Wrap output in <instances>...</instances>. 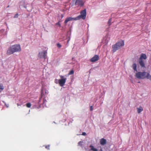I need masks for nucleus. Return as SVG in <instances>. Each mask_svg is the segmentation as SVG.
Masks as SVG:
<instances>
[{"mask_svg":"<svg viewBox=\"0 0 151 151\" xmlns=\"http://www.w3.org/2000/svg\"><path fill=\"white\" fill-rule=\"evenodd\" d=\"M47 52L45 51L39 52L38 55V57L40 58H43L44 59H45L47 57Z\"/></svg>","mask_w":151,"mask_h":151,"instance_id":"obj_7","label":"nucleus"},{"mask_svg":"<svg viewBox=\"0 0 151 151\" xmlns=\"http://www.w3.org/2000/svg\"><path fill=\"white\" fill-rule=\"evenodd\" d=\"M21 50L20 45H15L9 47L7 51V54L10 55L15 52H19Z\"/></svg>","mask_w":151,"mask_h":151,"instance_id":"obj_2","label":"nucleus"},{"mask_svg":"<svg viewBox=\"0 0 151 151\" xmlns=\"http://www.w3.org/2000/svg\"><path fill=\"white\" fill-rule=\"evenodd\" d=\"M137 65L136 63H134L132 65V68L134 71L137 72Z\"/></svg>","mask_w":151,"mask_h":151,"instance_id":"obj_16","label":"nucleus"},{"mask_svg":"<svg viewBox=\"0 0 151 151\" xmlns=\"http://www.w3.org/2000/svg\"><path fill=\"white\" fill-rule=\"evenodd\" d=\"M4 89V87L2 83H0V92H1Z\"/></svg>","mask_w":151,"mask_h":151,"instance_id":"obj_18","label":"nucleus"},{"mask_svg":"<svg viewBox=\"0 0 151 151\" xmlns=\"http://www.w3.org/2000/svg\"><path fill=\"white\" fill-rule=\"evenodd\" d=\"M70 39H69L68 40V42H67V43H68V42H69V41H70Z\"/></svg>","mask_w":151,"mask_h":151,"instance_id":"obj_34","label":"nucleus"},{"mask_svg":"<svg viewBox=\"0 0 151 151\" xmlns=\"http://www.w3.org/2000/svg\"><path fill=\"white\" fill-rule=\"evenodd\" d=\"M73 1L76 6H82L84 4L82 0H73Z\"/></svg>","mask_w":151,"mask_h":151,"instance_id":"obj_6","label":"nucleus"},{"mask_svg":"<svg viewBox=\"0 0 151 151\" xmlns=\"http://www.w3.org/2000/svg\"><path fill=\"white\" fill-rule=\"evenodd\" d=\"M81 15L76 17L77 19L79 20L82 19L83 20L85 19L86 17V9H84V10L81 11L80 12Z\"/></svg>","mask_w":151,"mask_h":151,"instance_id":"obj_5","label":"nucleus"},{"mask_svg":"<svg viewBox=\"0 0 151 151\" xmlns=\"http://www.w3.org/2000/svg\"><path fill=\"white\" fill-rule=\"evenodd\" d=\"M82 135H86V132H83L82 133Z\"/></svg>","mask_w":151,"mask_h":151,"instance_id":"obj_29","label":"nucleus"},{"mask_svg":"<svg viewBox=\"0 0 151 151\" xmlns=\"http://www.w3.org/2000/svg\"><path fill=\"white\" fill-rule=\"evenodd\" d=\"M90 147L91 148L90 150L93 151H98V150L96 148H94V147L92 145H90Z\"/></svg>","mask_w":151,"mask_h":151,"instance_id":"obj_17","label":"nucleus"},{"mask_svg":"<svg viewBox=\"0 0 151 151\" xmlns=\"http://www.w3.org/2000/svg\"><path fill=\"white\" fill-rule=\"evenodd\" d=\"M111 19H109V21L108 22V24L109 25H110L111 24Z\"/></svg>","mask_w":151,"mask_h":151,"instance_id":"obj_22","label":"nucleus"},{"mask_svg":"<svg viewBox=\"0 0 151 151\" xmlns=\"http://www.w3.org/2000/svg\"><path fill=\"white\" fill-rule=\"evenodd\" d=\"M24 7L26 9L27 8V6H24Z\"/></svg>","mask_w":151,"mask_h":151,"instance_id":"obj_33","label":"nucleus"},{"mask_svg":"<svg viewBox=\"0 0 151 151\" xmlns=\"http://www.w3.org/2000/svg\"><path fill=\"white\" fill-rule=\"evenodd\" d=\"M4 103L5 104L6 106L7 107H9V105L8 104H6L4 102Z\"/></svg>","mask_w":151,"mask_h":151,"instance_id":"obj_30","label":"nucleus"},{"mask_svg":"<svg viewBox=\"0 0 151 151\" xmlns=\"http://www.w3.org/2000/svg\"><path fill=\"white\" fill-rule=\"evenodd\" d=\"M66 79H60L58 80V83L61 86H64L66 81Z\"/></svg>","mask_w":151,"mask_h":151,"instance_id":"obj_8","label":"nucleus"},{"mask_svg":"<svg viewBox=\"0 0 151 151\" xmlns=\"http://www.w3.org/2000/svg\"><path fill=\"white\" fill-rule=\"evenodd\" d=\"M18 14L17 13L14 16V18H17L18 17Z\"/></svg>","mask_w":151,"mask_h":151,"instance_id":"obj_26","label":"nucleus"},{"mask_svg":"<svg viewBox=\"0 0 151 151\" xmlns=\"http://www.w3.org/2000/svg\"><path fill=\"white\" fill-rule=\"evenodd\" d=\"M17 105L18 106H21V104H19V103H17Z\"/></svg>","mask_w":151,"mask_h":151,"instance_id":"obj_32","label":"nucleus"},{"mask_svg":"<svg viewBox=\"0 0 151 151\" xmlns=\"http://www.w3.org/2000/svg\"><path fill=\"white\" fill-rule=\"evenodd\" d=\"M59 22H60V21H59L58 23H57L56 24V25H58L59 27H60V26H61V25H60V23Z\"/></svg>","mask_w":151,"mask_h":151,"instance_id":"obj_25","label":"nucleus"},{"mask_svg":"<svg viewBox=\"0 0 151 151\" xmlns=\"http://www.w3.org/2000/svg\"><path fill=\"white\" fill-rule=\"evenodd\" d=\"M83 143V142L80 141L78 142V144L79 145H80V146H81V147H82V146H83V145L82 144Z\"/></svg>","mask_w":151,"mask_h":151,"instance_id":"obj_19","label":"nucleus"},{"mask_svg":"<svg viewBox=\"0 0 151 151\" xmlns=\"http://www.w3.org/2000/svg\"><path fill=\"white\" fill-rule=\"evenodd\" d=\"M48 91L45 90L44 88H42L41 91V97L38 100H36L35 99L32 101V104L30 103H27L25 105L28 108H30L32 106L31 108L36 109H38L41 107V104L40 103L41 99L42 96L44 95L47 94L48 93Z\"/></svg>","mask_w":151,"mask_h":151,"instance_id":"obj_1","label":"nucleus"},{"mask_svg":"<svg viewBox=\"0 0 151 151\" xmlns=\"http://www.w3.org/2000/svg\"><path fill=\"white\" fill-rule=\"evenodd\" d=\"M99 58V55H95L93 58L90 59V61L92 62H94L98 61Z\"/></svg>","mask_w":151,"mask_h":151,"instance_id":"obj_9","label":"nucleus"},{"mask_svg":"<svg viewBox=\"0 0 151 151\" xmlns=\"http://www.w3.org/2000/svg\"><path fill=\"white\" fill-rule=\"evenodd\" d=\"M101 151H102V150H101Z\"/></svg>","mask_w":151,"mask_h":151,"instance_id":"obj_36","label":"nucleus"},{"mask_svg":"<svg viewBox=\"0 0 151 151\" xmlns=\"http://www.w3.org/2000/svg\"><path fill=\"white\" fill-rule=\"evenodd\" d=\"M56 83H57V82H55Z\"/></svg>","mask_w":151,"mask_h":151,"instance_id":"obj_37","label":"nucleus"},{"mask_svg":"<svg viewBox=\"0 0 151 151\" xmlns=\"http://www.w3.org/2000/svg\"><path fill=\"white\" fill-rule=\"evenodd\" d=\"M137 112L138 113L141 112L143 110V109L142 106H140L139 107L137 108Z\"/></svg>","mask_w":151,"mask_h":151,"instance_id":"obj_15","label":"nucleus"},{"mask_svg":"<svg viewBox=\"0 0 151 151\" xmlns=\"http://www.w3.org/2000/svg\"><path fill=\"white\" fill-rule=\"evenodd\" d=\"M124 45V42L123 41L120 40L117 42L116 44L112 45V48L113 52H115Z\"/></svg>","mask_w":151,"mask_h":151,"instance_id":"obj_3","label":"nucleus"},{"mask_svg":"<svg viewBox=\"0 0 151 151\" xmlns=\"http://www.w3.org/2000/svg\"><path fill=\"white\" fill-rule=\"evenodd\" d=\"M57 46L59 48H60L61 47V45L60 43H58Z\"/></svg>","mask_w":151,"mask_h":151,"instance_id":"obj_23","label":"nucleus"},{"mask_svg":"<svg viewBox=\"0 0 151 151\" xmlns=\"http://www.w3.org/2000/svg\"><path fill=\"white\" fill-rule=\"evenodd\" d=\"M46 101L45 99H43V104H45V103H46Z\"/></svg>","mask_w":151,"mask_h":151,"instance_id":"obj_28","label":"nucleus"},{"mask_svg":"<svg viewBox=\"0 0 151 151\" xmlns=\"http://www.w3.org/2000/svg\"><path fill=\"white\" fill-rule=\"evenodd\" d=\"M147 72H139L136 73V77L138 79H144L145 78Z\"/></svg>","mask_w":151,"mask_h":151,"instance_id":"obj_4","label":"nucleus"},{"mask_svg":"<svg viewBox=\"0 0 151 151\" xmlns=\"http://www.w3.org/2000/svg\"><path fill=\"white\" fill-rule=\"evenodd\" d=\"M9 5H8L7 6V8H8V7H9Z\"/></svg>","mask_w":151,"mask_h":151,"instance_id":"obj_35","label":"nucleus"},{"mask_svg":"<svg viewBox=\"0 0 151 151\" xmlns=\"http://www.w3.org/2000/svg\"><path fill=\"white\" fill-rule=\"evenodd\" d=\"M100 143L102 145H104L106 144V140L104 138L101 139L100 141Z\"/></svg>","mask_w":151,"mask_h":151,"instance_id":"obj_12","label":"nucleus"},{"mask_svg":"<svg viewBox=\"0 0 151 151\" xmlns=\"http://www.w3.org/2000/svg\"><path fill=\"white\" fill-rule=\"evenodd\" d=\"M50 145H46L45 146V148L47 149L48 150L50 149Z\"/></svg>","mask_w":151,"mask_h":151,"instance_id":"obj_21","label":"nucleus"},{"mask_svg":"<svg viewBox=\"0 0 151 151\" xmlns=\"http://www.w3.org/2000/svg\"><path fill=\"white\" fill-rule=\"evenodd\" d=\"M78 20L77 19L76 17H69L67 18L66 20H65L64 23L65 24H66L68 21H72V20Z\"/></svg>","mask_w":151,"mask_h":151,"instance_id":"obj_10","label":"nucleus"},{"mask_svg":"<svg viewBox=\"0 0 151 151\" xmlns=\"http://www.w3.org/2000/svg\"><path fill=\"white\" fill-rule=\"evenodd\" d=\"M74 72L73 70L70 71L68 73L69 75L73 74L74 73Z\"/></svg>","mask_w":151,"mask_h":151,"instance_id":"obj_20","label":"nucleus"},{"mask_svg":"<svg viewBox=\"0 0 151 151\" xmlns=\"http://www.w3.org/2000/svg\"><path fill=\"white\" fill-rule=\"evenodd\" d=\"M139 63L142 68H145V64L144 60H142L139 59Z\"/></svg>","mask_w":151,"mask_h":151,"instance_id":"obj_11","label":"nucleus"},{"mask_svg":"<svg viewBox=\"0 0 151 151\" xmlns=\"http://www.w3.org/2000/svg\"><path fill=\"white\" fill-rule=\"evenodd\" d=\"M145 78H147V79H149L151 81V75H150L149 73L147 72Z\"/></svg>","mask_w":151,"mask_h":151,"instance_id":"obj_14","label":"nucleus"},{"mask_svg":"<svg viewBox=\"0 0 151 151\" xmlns=\"http://www.w3.org/2000/svg\"><path fill=\"white\" fill-rule=\"evenodd\" d=\"M60 78H61V79H66V78H65L64 76L62 75H60Z\"/></svg>","mask_w":151,"mask_h":151,"instance_id":"obj_24","label":"nucleus"},{"mask_svg":"<svg viewBox=\"0 0 151 151\" xmlns=\"http://www.w3.org/2000/svg\"><path fill=\"white\" fill-rule=\"evenodd\" d=\"M61 19H62L63 17V14H61Z\"/></svg>","mask_w":151,"mask_h":151,"instance_id":"obj_31","label":"nucleus"},{"mask_svg":"<svg viewBox=\"0 0 151 151\" xmlns=\"http://www.w3.org/2000/svg\"><path fill=\"white\" fill-rule=\"evenodd\" d=\"M93 110V106H91L90 107V111H92Z\"/></svg>","mask_w":151,"mask_h":151,"instance_id":"obj_27","label":"nucleus"},{"mask_svg":"<svg viewBox=\"0 0 151 151\" xmlns=\"http://www.w3.org/2000/svg\"><path fill=\"white\" fill-rule=\"evenodd\" d=\"M147 58V57L145 54L142 53L141 55L140 58L139 59L142 60V59H146Z\"/></svg>","mask_w":151,"mask_h":151,"instance_id":"obj_13","label":"nucleus"}]
</instances>
